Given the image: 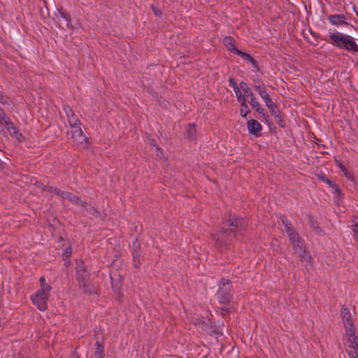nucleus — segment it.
<instances>
[{
	"instance_id": "obj_40",
	"label": "nucleus",
	"mask_w": 358,
	"mask_h": 358,
	"mask_svg": "<svg viewBox=\"0 0 358 358\" xmlns=\"http://www.w3.org/2000/svg\"><path fill=\"white\" fill-rule=\"evenodd\" d=\"M352 230L355 233L354 238H356V236H358V222L354 223L352 225Z\"/></svg>"
},
{
	"instance_id": "obj_27",
	"label": "nucleus",
	"mask_w": 358,
	"mask_h": 358,
	"mask_svg": "<svg viewBox=\"0 0 358 358\" xmlns=\"http://www.w3.org/2000/svg\"><path fill=\"white\" fill-rule=\"evenodd\" d=\"M308 224L313 230H314L316 233L320 234L322 231V229L320 228L318 223L317 221L314 220L313 216H308Z\"/></svg>"
},
{
	"instance_id": "obj_15",
	"label": "nucleus",
	"mask_w": 358,
	"mask_h": 358,
	"mask_svg": "<svg viewBox=\"0 0 358 358\" xmlns=\"http://www.w3.org/2000/svg\"><path fill=\"white\" fill-rule=\"evenodd\" d=\"M280 220L282 222V225L285 228L286 233H287L288 237L297 233L296 231V230L294 229V227H292L290 221L289 220H287V218L286 217L285 215H281Z\"/></svg>"
},
{
	"instance_id": "obj_21",
	"label": "nucleus",
	"mask_w": 358,
	"mask_h": 358,
	"mask_svg": "<svg viewBox=\"0 0 358 358\" xmlns=\"http://www.w3.org/2000/svg\"><path fill=\"white\" fill-rule=\"evenodd\" d=\"M55 17H53V20L57 22H68L70 20L69 15L60 10H57L54 13Z\"/></svg>"
},
{
	"instance_id": "obj_49",
	"label": "nucleus",
	"mask_w": 358,
	"mask_h": 358,
	"mask_svg": "<svg viewBox=\"0 0 358 358\" xmlns=\"http://www.w3.org/2000/svg\"><path fill=\"white\" fill-rule=\"evenodd\" d=\"M96 358H103V357H96Z\"/></svg>"
},
{
	"instance_id": "obj_46",
	"label": "nucleus",
	"mask_w": 358,
	"mask_h": 358,
	"mask_svg": "<svg viewBox=\"0 0 358 358\" xmlns=\"http://www.w3.org/2000/svg\"><path fill=\"white\" fill-rule=\"evenodd\" d=\"M39 281H40V283H41V286H43V285H50L49 284L45 282V278L44 276H41L40 278Z\"/></svg>"
},
{
	"instance_id": "obj_37",
	"label": "nucleus",
	"mask_w": 358,
	"mask_h": 358,
	"mask_svg": "<svg viewBox=\"0 0 358 358\" xmlns=\"http://www.w3.org/2000/svg\"><path fill=\"white\" fill-rule=\"evenodd\" d=\"M237 100L241 103V107L247 106L245 97L243 94H241V96H238V97L237 98Z\"/></svg>"
},
{
	"instance_id": "obj_45",
	"label": "nucleus",
	"mask_w": 358,
	"mask_h": 358,
	"mask_svg": "<svg viewBox=\"0 0 358 358\" xmlns=\"http://www.w3.org/2000/svg\"><path fill=\"white\" fill-rule=\"evenodd\" d=\"M234 92H235V94H236V98H238V96H241V94H243L241 93V90H240L239 87H235V89H234Z\"/></svg>"
},
{
	"instance_id": "obj_23",
	"label": "nucleus",
	"mask_w": 358,
	"mask_h": 358,
	"mask_svg": "<svg viewBox=\"0 0 358 358\" xmlns=\"http://www.w3.org/2000/svg\"><path fill=\"white\" fill-rule=\"evenodd\" d=\"M62 198L66 199L70 202H71L73 203L78 204V205L80 204V203L81 201L80 199L78 196H77L75 194H73L71 192H69L64 191Z\"/></svg>"
},
{
	"instance_id": "obj_24",
	"label": "nucleus",
	"mask_w": 358,
	"mask_h": 358,
	"mask_svg": "<svg viewBox=\"0 0 358 358\" xmlns=\"http://www.w3.org/2000/svg\"><path fill=\"white\" fill-rule=\"evenodd\" d=\"M186 137L189 140H195L196 131L194 124H188L186 126Z\"/></svg>"
},
{
	"instance_id": "obj_29",
	"label": "nucleus",
	"mask_w": 358,
	"mask_h": 358,
	"mask_svg": "<svg viewBox=\"0 0 358 358\" xmlns=\"http://www.w3.org/2000/svg\"><path fill=\"white\" fill-rule=\"evenodd\" d=\"M266 105L268 107V108L269 109V111L273 116H274V117L279 116V115H278L279 111L278 110V106L273 101H270L269 103H268V104H266Z\"/></svg>"
},
{
	"instance_id": "obj_1",
	"label": "nucleus",
	"mask_w": 358,
	"mask_h": 358,
	"mask_svg": "<svg viewBox=\"0 0 358 358\" xmlns=\"http://www.w3.org/2000/svg\"><path fill=\"white\" fill-rule=\"evenodd\" d=\"M247 224L245 220L235 214H229L222 222L220 229L212 234L215 246L219 250L228 249L236 241L244 237L246 234Z\"/></svg>"
},
{
	"instance_id": "obj_47",
	"label": "nucleus",
	"mask_w": 358,
	"mask_h": 358,
	"mask_svg": "<svg viewBox=\"0 0 358 358\" xmlns=\"http://www.w3.org/2000/svg\"><path fill=\"white\" fill-rule=\"evenodd\" d=\"M66 25H67L68 27H71L72 29L73 28V26H72V24L67 23Z\"/></svg>"
},
{
	"instance_id": "obj_5",
	"label": "nucleus",
	"mask_w": 358,
	"mask_h": 358,
	"mask_svg": "<svg viewBox=\"0 0 358 358\" xmlns=\"http://www.w3.org/2000/svg\"><path fill=\"white\" fill-rule=\"evenodd\" d=\"M80 124H76L71 128V138L75 146L79 148H86L87 146V138L83 134Z\"/></svg>"
},
{
	"instance_id": "obj_30",
	"label": "nucleus",
	"mask_w": 358,
	"mask_h": 358,
	"mask_svg": "<svg viewBox=\"0 0 358 358\" xmlns=\"http://www.w3.org/2000/svg\"><path fill=\"white\" fill-rule=\"evenodd\" d=\"M140 248H141V243L138 241V238H136L132 243V247H131L132 255H136V253L140 254Z\"/></svg>"
},
{
	"instance_id": "obj_25",
	"label": "nucleus",
	"mask_w": 358,
	"mask_h": 358,
	"mask_svg": "<svg viewBox=\"0 0 358 358\" xmlns=\"http://www.w3.org/2000/svg\"><path fill=\"white\" fill-rule=\"evenodd\" d=\"M150 145L152 149L157 152V155L160 158L163 156V150L157 144L154 138H149Z\"/></svg>"
},
{
	"instance_id": "obj_9",
	"label": "nucleus",
	"mask_w": 358,
	"mask_h": 358,
	"mask_svg": "<svg viewBox=\"0 0 358 358\" xmlns=\"http://www.w3.org/2000/svg\"><path fill=\"white\" fill-rule=\"evenodd\" d=\"M247 128L249 134L255 137H259L262 135V126L256 120H250L247 122Z\"/></svg>"
},
{
	"instance_id": "obj_6",
	"label": "nucleus",
	"mask_w": 358,
	"mask_h": 358,
	"mask_svg": "<svg viewBox=\"0 0 358 358\" xmlns=\"http://www.w3.org/2000/svg\"><path fill=\"white\" fill-rule=\"evenodd\" d=\"M1 114L0 124H3L12 136L20 140L22 137V134L15 127L13 123L10 121V118L6 115L4 112L1 113Z\"/></svg>"
},
{
	"instance_id": "obj_13",
	"label": "nucleus",
	"mask_w": 358,
	"mask_h": 358,
	"mask_svg": "<svg viewBox=\"0 0 358 358\" xmlns=\"http://www.w3.org/2000/svg\"><path fill=\"white\" fill-rule=\"evenodd\" d=\"M31 300L38 310L44 311L47 309L48 299H43V297H38L37 296L32 295L31 296Z\"/></svg>"
},
{
	"instance_id": "obj_34",
	"label": "nucleus",
	"mask_w": 358,
	"mask_h": 358,
	"mask_svg": "<svg viewBox=\"0 0 358 358\" xmlns=\"http://www.w3.org/2000/svg\"><path fill=\"white\" fill-rule=\"evenodd\" d=\"M251 110L247 105L246 107H242V108L240 110V115L241 117L246 118L248 114H249Z\"/></svg>"
},
{
	"instance_id": "obj_22",
	"label": "nucleus",
	"mask_w": 358,
	"mask_h": 358,
	"mask_svg": "<svg viewBox=\"0 0 358 358\" xmlns=\"http://www.w3.org/2000/svg\"><path fill=\"white\" fill-rule=\"evenodd\" d=\"M79 205L83 207L89 215L96 217L99 216L100 213L94 206L88 204L87 202L81 201Z\"/></svg>"
},
{
	"instance_id": "obj_2",
	"label": "nucleus",
	"mask_w": 358,
	"mask_h": 358,
	"mask_svg": "<svg viewBox=\"0 0 358 358\" xmlns=\"http://www.w3.org/2000/svg\"><path fill=\"white\" fill-rule=\"evenodd\" d=\"M76 279L78 282L80 287L83 289L84 292L87 294L94 293V286L89 281L90 273L82 259H76Z\"/></svg>"
},
{
	"instance_id": "obj_19",
	"label": "nucleus",
	"mask_w": 358,
	"mask_h": 358,
	"mask_svg": "<svg viewBox=\"0 0 358 358\" xmlns=\"http://www.w3.org/2000/svg\"><path fill=\"white\" fill-rule=\"evenodd\" d=\"M236 55L241 57L243 59V60L250 62L252 64L253 68L255 69L256 70H259L257 62L248 53H245L238 50L236 51Z\"/></svg>"
},
{
	"instance_id": "obj_38",
	"label": "nucleus",
	"mask_w": 358,
	"mask_h": 358,
	"mask_svg": "<svg viewBox=\"0 0 358 358\" xmlns=\"http://www.w3.org/2000/svg\"><path fill=\"white\" fill-rule=\"evenodd\" d=\"M336 163L337 164L338 166L341 169V171L344 173V174L348 177V170L345 167V166L341 163L337 159H335Z\"/></svg>"
},
{
	"instance_id": "obj_17",
	"label": "nucleus",
	"mask_w": 358,
	"mask_h": 358,
	"mask_svg": "<svg viewBox=\"0 0 358 358\" xmlns=\"http://www.w3.org/2000/svg\"><path fill=\"white\" fill-rule=\"evenodd\" d=\"M223 43L228 50L234 54H236V51L238 50L236 47L235 40L231 36H225L223 39Z\"/></svg>"
},
{
	"instance_id": "obj_42",
	"label": "nucleus",
	"mask_w": 358,
	"mask_h": 358,
	"mask_svg": "<svg viewBox=\"0 0 358 358\" xmlns=\"http://www.w3.org/2000/svg\"><path fill=\"white\" fill-rule=\"evenodd\" d=\"M229 86L233 88V90L235 89V87H238L233 78H229Z\"/></svg>"
},
{
	"instance_id": "obj_20",
	"label": "nucleus",
	"mask_w": 358,
	"mask_h": 358,
	"mask_svg": "<svg viewBox=\"0 0 358 358\" xmlns=\"http://www.w3.org/2000/svg\"><path fill=\"white\" fill-rule=\"evenodd\" d=\"M51 289L52 287L50 285L40 286V289L34 295L37 296L38 297H43V299L48 300Z\"/></svg>"
},
{
	"instance_id": "obj_33",
	"label": "nucleus",
	"mask_w": 358,
	"mask_h": 358,
	"mask_svg": "<svg viewBox=\"0 0 358 358\" xmlns=\"http://www.w3.org/2000/svg\"><path fill=\"white\" fill-rule=\"evenodd\" d=\"M350 358H358V347L347 351Z\"/></svg>"
},
{
	"instance_id": "obj_43",
	"label": "nucleus",
	"mask_w": 358,
	"mask_h": 358,
	"mask_svg": "<svg viewBox=\"0 0 358 358\" xmlns=\"http://www.w3.org/2000/svg\"><path fill=\"white\" fill-rule=\"evenodd\" d=\"M71 255V248L70 247L66 248L64 250V256H66V257H70Z\"/></svg>"
},
{
	"instance_id": "obj_16",
	"label": "nucleus",
	"mask_w": 358,
	"mask_h": 358,
	"mask_svg": "<svg viewBox=\"0 0 358 358\" xmlns=\"http://www.w3.org/2000/svg\"><path fill=\"white\" fill-rule=\"evenodd\" d=\"M250 106L256 113L261 115L263 120H264L265 121L268 120L269 115L266 112V110L261 106L260 103L257 100L251 103Z\"/></svg>"
},
{
	"instance_id": "obj_18",
	"label": "nucleus",
	"mask_w": 358,
	"mask_h": 358,
	"mask_svg": "<svg viewBox=\"0 0 358 358\" xmlns=\"http://www.w3.org/2000/svg\"><path fill=\"white\" fill-rule=\"evenodd\" d=\"M239 85L243 92L247 96L250 98V104L257 100L254 93L252 92L251 89L248 87V84L245 82L241 81Z\"/></svg>"
},
{
	"instance_id": "obj_26",
	"label": "nucleus",
	"mask_w": 358,
	"mask_h": 358,
	"mask_svg": "<svg viewBox=\"0 0 358 358\" xmlns=\"http://www.w3.org/2000/svg\"><path fill=\"white\" fill-rule=\"evenodd\" d=\"M329 21L331 23L333 22H346L348 20L343 15L335 14L329 16Z\"/></svg>"
},
{
	"instance_id": "obj_10",
	"label": "nucleus",
	"mask_w": 358,
	"mask_h": 358,
	"mask_svg": "<svg viewBox=\"0 0 358 358\" xmlns=\"http://www.w3.org/2000/svg\"><path fill=\"white\" fill-rule=\"evenodd\" d=\"M346 36L347 35H344L338 32L329 31L330 43L332 45L343 49Z\"/></svg>"
},
{
	"instance_id": "obj_3",
	"label": "nucleus",
	"mask_w": 358,
	"mask_h": 358,
	"mask_svg": "<svg viewBox=\"0 0 358 358\" xmlns=\"http://www.w3.org/2000/svg\"><path fill=\"white\" fill-rule=\"evenodd\" d=\"M289 240L292 245L294 252L300 257L301 260H303L310 264H312V257L310 255L306 252L304 240L299 236V234L296 233L289 236Z\"/></svg>"
},
{
	"instance_id": "obj_48",
	"label": "nucleus",
	"mask_w": 358,
	"mask_h": 358,
	"mask_svg": "<svg viewBox=\"0 0 358 358\" xmlns=\"http://www.w3.org/2000/svg\"><path fill=\"white\" fill-rule=\"evenodd\" d=\"M355 240L358 243V236H356V238H355Z\"/></svg>"
},
{
	"instance_id": "obj_11",
	"label": "nucleus",
	"mask_w": 358,
	"mask_h": 358,
	"mask_svg": "<svg viewBox=\"0 0 358 358\" xmlns=\"http://www.w3.org/2000/svg\"><path fill=\"white\" fill-rule=\"evenodd\" d=\"M253 88L256 92L259 94V95L262 97L266 104H268L270 101H272L271 97L269 94L267 92L265 85L262 84H255L253 85Z\"/></svg>"
},
{
	"instance_id": "obj_7",
	"label": "nucleus",
	"mask_w": 358,
	"mask_h": 358,
	"mask_svg": "<svg viewBox=\"0 0 358 358\" xmlns=\"http://www.w3.org/2000/svg\"><path fill=\"white\" fill-rule=\"evenodd\" d=\"M343 339L346 348V351L358 347L357 338L355 336V328L350 327V329H347V330H345V334L343 335Z\"/></svg>"
},
{
	"instance_id": "obj_31",
	"label": "nucleus",
	"mask_w": 358,
	"mask_h": 358,
	"mask_svg": "<svg viewBox=\"0 0 358 358\" xmlns=\"http://www.w3.org/2000/svg\"><path fill=\"white\" fill-rule=\"evenodd\" d=\"M45 189L50 192L55 193L56 195L59 196L60 197H62V194L64 192V191L52 187H47Z\"/></svg>"
},
{
	"instance_id": "obj_8",
	"label": "nucleus",
	"mask_w": 358,
	"mask_h": 358,
	"mask_svg": "<svg viewBox=\"0 0 358 358\" xmlns=\"http://www.w3.org/2000/svg\"><path fill=\"white\" fill-rule=\"evenodd\" d=\"M341 316L345 330H347V329H350V327L354 328V322L351 313L349 308L345 305H343L341 307Z\"/></svg>"
},
{
	"instance_id": "obj_35",
	"label": "nucleus",
	"mask_w": 358,
	"mask_h": 358,
	"mask_svg": "<svg viewBox=\"0 0 358 358\" xmlns=\"http://www.w3.org/2000/svg\"><path fill=\"white\" fill-rule=\"evenodd\" d=\"M140 255H141V254H137V253L136 255H133V262H134V266L136 268H138L139 266L141 265Z\"/></svg>"
},
{
	"instance_id": "obj_28",
	"label": "nucleus",
	"mask_w": 358,
	"mask_h": 358,
	"mask_svg": "<svg viewBox=\"0 0 358 358\" xmlns=\"http://www.w3.org/2000/svg\"><path fill=\"white\" fill-rule=\"evenodd\" d=\"M104 346L99 342L96 341L95 343V357H103Z\"/></svg>"
},
{
	"instance_id": "obj_32",
	"label": "nucleus",
	"mask_w": 358,
	"mask_h": 358,
	"mask_svg": "<svg viewBox=\"0 0 358 358\" xmlns=\"http://www.w3.org/2000/svg\"><path fill=\"white\" fill-rule=\"evenodd\" d=\"M308 34L313 35V36L315 38L318 37V35L316 33L313 32L310 28H308L307 30L306 29L303 30V36L306 39H308Z\"/></svg>"
},
{
	"instance_id": "obj_36",
	"label": "nucleus",
	"mask_w": 358,
	"mask_h": 358,
	"mask_svg": "<svg viewBox=\"0 0 358 358\" xmlns=\"http://www.w3.org/2000/svg\"><path fill=\"white\" fill-rule=\"evenodd\" d=\"M0 103L3 105H8L9 104L8 97L3 95L1 91H0Z\"/></svg>"
},
{
	"instance_id": "obj_4",
	"label": "nucleus",
	"mask_w": 358,
	"mask_h": 358,
	"mask_svg": "<svg viewBox=\"0 0 358 358\" xmlns=\"http://www.w3.org/2000/svg\"><path fill=\"white\" fill-rule=\"evenodd\" d=\"M231 282L222 278L219 282V289L217 292V299L220 303L227 305L233 299Z\"/></svg>"
},
{
	"instance_id": "obj_41",
	"label": "nucleus",
	"mask_w": 358,
	"mask_h": 358,
	"mask_svg": "<svg viewBox=\"0 0 358 358\" xmlns=\"http://www.w3.org/2000/svg\"><path fill=\"white\" fill-rule=\"evenodd\" d=\"M152 9L155 13V15L157 16H159V15H161L162 13V11L158 8H156L155 6L152 5Z\"/></svg>"
},
{
	"instance_id": "obj_39",
	"label": "nucleus",
	"mask_w": 358,
	"mask_h": 358,
	"mask_svg": "<svg viewBox=\"0 0 358 358\" xmlns=\"http://www.w3.org/2000/svg\"><path fill=\"white\" fill-rule=\"evenodd\" d=\"M326 182L329 185V186H331V187H333L336 192H341V190L339 189V187H338L337 185H336L335 183H334L333 182H331L330 180H326Z\"/></svg>"
},
{
	"instance_id": "obj_44",
	"label": "nucleus",
	"mask_w": 358,
	"mask_h": 358,
	"mask_svg": "<svg viewBox=\"0 0 358 358\" xmlns=\"http://www.w3.org/2000/svg\"><path fill=\"white\" fill-rule=\"evenodd\" d=\"M234 92H235V94H236V98H238V96H241V94H243L241 93V90H240L239 87H235V89H234Z\"/></svg>"
},
{
	"instance_id": "obj_14",
	"label": "nucleus",
	"mask_w": 358,
	"mask_h": 358,
	"mask_svg": "<svg viewBox=\"0 0 358 358\" xmlns=\"http://www.w3.org/2000/svg\"><path fill=\"white\" fill-rule=\"evenodd\" d=\"M348 51H352L354 52H358V45L353 41L352 36L347 35L345 42L343 43V48Z\"/></svg>"
},
{
	"instance_id": "obj_12",
	"label": "nucleus",
	"mask_w": 358,
	"mask_h": 358,
	"mask_svg": "<svg viewBox=\"0 0 358 358\" xmlns=\"http://www.w3.org/2000/svg\"><path fill=\"white\" fill-rule=\"evenodd\" d=\"M63 110L66 113V115L67 117L68 122H69L70 127H73V125L81 124L80 120L75 115L73 110L69 105H64L63 106Z\"/></svg>"
}]
</instances>
